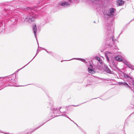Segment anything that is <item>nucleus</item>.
<instances>
[{
  "mask_svg": "<svg viewBox=\"0 0 134 134\" xmlns=\"http://www.w3.org/2000/svg\"><path fill=\"white\" fill-rule=\"evenodd\" d=\"M61 108V107H60L58 109L57 108H54L52 109V111H53V114H54V116H51L52 118H54L55 116H65L69 119H70V118L68 117L65 114L63 113L61 114L59 110Z\"/></svg>",
  "mask_w": 134,
  "mask_h": 134,
  "instance_id": "1",
  "label": "nucleus"
},
{
  "mask_svg": "<svg viewBox=\"0 0 134 134\" xmlns=\"http://www.w3.org/2000/svg\"><path fill=\"white\" fill-rule=\"evenodd\" d=\"M115 9L113 8H111L109 10L105 11L104 13L105 17L108 18L112 17L114 14Z\"/></svg>",
  "mask_w": 134,
  "mask_h": 134,
  "instance_id": "2",
  "label": "nucleus"
},
{
  "mask_svg": "<svg viewBox=\"0 0 134 134\" xmlns=\"http://www.w3.org/2000/svg\"><path fill=\"white\" fill-rule=\"evenodd\" d=\"M24 16L25 18V20L26 19L29 21H33L35 20V19L38 17V15L37 14H31L29 16H26L24 15Z\"/></svg>",
  "mask_w": 134,
  "mask_h": 134,
  "instance_id": "3",
  "label": "nucleus"
},
{
  "mask_svg": "<svg viewBox=\"0 0 134 134\" xmlns=\"http://www.w3.org/2000/svg\"><path fill=\"white\" fill-rule=\"evenodd\" d=\"M58 5L64 7H66L69 6L70 5V3L65 1L61 2L58 3Z\"/></svg>",
  "mask_w": 134,
  "mask_h": 134,
  "instance_id": "4",
  "label": "nucleus"
},
{
  "mask_svg": "<svg viewBox=\"0 0 134 134\" xmlns=\"http://www.w3.org/2000/svg\"><path fill=\"white\" fill-rule=\"evenodd\" d=\"M88 70L89 72L91 74H93L95 72V71L93 69V66L91 64L90 65L89 67L88 68Z\"/></svg>",
  "mask_w": 134,
  "mask_h": 134,
  "instance_id": "5",
  "label": "nucleus"
},
{
  "mask_svg": "<svg viewBox=\"0 0 134 134\" xmlns=\"http://www.w3.org/2000/svg\"><path fill=\"white\" fill-rule=\"evenodd\" d=\"M118 83L119 85L125 86L126 87H130V86L126 82H119Z\"/></svg>",
  "mask_w": 134,
  "mask_h": 134,
  "instance_id": "6",
  "label": "nucleus"
},
{
  "mask_svg": "<svg viewBox=\"0 0 134 134\" xmlns=\"http://www.w3.org/2000/svg\"><path fill=\"white\" fill-rule=\"evenodd\" d=\"M33 30L34 31V35L35 37L36 38V31H37V27L36 25L35 24H34L33 25Z\"/></svg>",
  "mask_w": 134,
  "mask_h": 134,
  "instance_id": "7",
  "label": "nucleus"
},
{
  "mask_svg": "<svg viewBox=\"0 0 134 134\" xmlns=\"http://www.w3.org/2000/svg\"><path fill=\"white\" fill-rule=\"evenodd\" d=\"M125 64L127 65L129 68H131V69L134 70V66H132L130 64L126 61L124 62Z\"/></svg>",
  "mask_w": 134,
  "mask_h": 134,
  "instance_id": "8",
  "label": "nucleus"
},
{
  "mask_svg": "<svg viewBox=\"0 0 134 134\" xmlns=\"http://www.w3.org/2000/svg\"><path fill=\"white\" fill-rule=\"evenodd\" d=\"M26 9L27 10L29 11V13H31L32 12H33V11L35 10V8H32V7H27L26 8Z\"/></svg>",
  "mask_w": 134,
  "mask_h": 134,
  "instance_id": "9",
  "label": "nucleus"
},
{
  "mask_svg": "<svg viewBox=\"0 0 134 134\" xmlns=\"http://www.w3.org/2000/svg\"><path fill=\"white\" fill-rule=\"evenodd\" d=\"M9 79L12 83H16L17 81L16 79H15L14 78L12 79L11 78H10Z\"/></svg>",
  "mask_w": 134,
  "mask_h": 134,
  "instance_id": "10",
  "label": "nucleus"
},
{
  "mask_svg": "<svg viewBox=\"0 0 134 134\" xmlns=\"http://www.w3.org/2000/svg\"><path fill=\"white\" fill-rule=\"evenodd\" d=\"M124 4V2L123 1L120 0H118L117 1V4L119 5H121Z\"/></svg>",
  "mask_w": 134,
  "mask_h": 134,
  "instance_id": "11",
  "label": "nucleus"
},
{
  "mask_svg": "<svg viewBox=\"0 0 134 134\" xmlns=\"http://www.w3.org/2000/svg\"><path fill=\"white\" fill-rule=\"evenodd\" d=\"M114 59L115 60H116L118 61H120L122 60V58H121V57L119 56H117Z\"/></svg>",
  "mask_w": 134,
  "mask_h": 134,
  "instance_id": "12",
  "label": "nucleus"
},
{
  "mask_svg": "<svg viewBox=\"0 0 134 134\" xmlns=\"http://www.w3.org/2000/svg\"><path fill=\"white\" fill-rule=\"evenodd\" d=\"M109 53H111L109 52H107L105 54V57L107 58V60L108 61V62H109V58L108 57V56L107 55V54H109Z\"/></svg>",
  "mask_w": 134,
  "mask_h": 134,
  "instance_id": "13",
  "label": "nucleus"
},
{
  "mask_svg": "<svg viewBox=\"0 0 134 134\" xmlns=\"http://www.w3.org/2000/svg\"><path fill=\"white\" fill-rule=\"evenodd\" d=\"M105 71L107 73L112 74V72H111L108 68L105 70Z\"/></svg>",
  "mask_w": 134,
  "mask_h": 134,
  "instance_id": "14",
  "label": "nucleus"
},
{
  "mask_svg": "<svg viewBox=\"0 0 134 134\" xmlns=\"http://www.w3.org/2000/svg\"><path fill=\"white\" fill-rule=\"evenodd\" d=\"M73 59H79L80 60H81V61L85 63H87L85 60L82 59H80V58H74Z\"/></svg>",
  "mask_w": 134,
  "mask_h": 134,
  "instance_id": "15",
  "label": "nucleus"
},
{
  "mask_svg": "<svg viewBox=\"0 0 134 134\" xmlns=\"http://www.w3.org/2000/svg\"><path fill=\"white\" fill-rule=\"evenodd\" d=\"M103 69H104V70H105L106 69L108 68V66L107 65H106L105 64H103Z\"/></svg>",
  "mask_w": 134,
  "mask_h": 134,
  "instance_id": "16",
  "label": "nucleus"
},
{
  "mask_svg": "<svg viewBox=\"0 0 134 134\" xmlns=\"http://www.w3.org/2000/svg\"><path fill=\"white\" fill-rule=\"evenodd\" d=\"M133 99L131 100V103L132 104L133 106L134 107V95L133 96Z\"/></svg>",
  "mask_w": 134,
  "mask_h": 134,
  "instance_id": "17",
  "label": "nucleus"
},
{
  "mask_svg": "<svg viewBox=\"0 0 134 134\" xmlns=\"http://www.w3.org/2000/svg\"><path fill=\"white\" fill-rule=\"evenodd\" d=\"M38 50H37V53H36V55H35V56H34V57L33 58V59L31 60V61H30V62H29L27 65H25V66H24V67H23V68H21V69H22L23 68H24V67L26 66L36 56V55H37V54L38 53Z\"/></svg>",
  "mask_w": 134,
  "mask_h": 134,
  "instance_id": "18",
  "label": "nucleus"
},
{
  "mask_svg": "<svg viewBox=\"0 0 134 134\" xmlns=\"http://www.w3.org/2000/svg\"><path fill=\"white\" fill-rule=\"evenodd\" d=\"M46 123V122H44V123H43L42 124V125H41L40 126H39L38 127H37V128L35 129H34V130L33 131V132H34V131H35V130H37V129H38V128H39V127H40L41 126H42V125H43L45 123Z\"/></svg>",
  "mask_w": 134,
  "mask_h": 134,
  "instance_id": "19",
  "label": "nucleus"
},
{
  "mask_svg": "<svg viewBox=\"0 0 134 134\" xmlns=\"http://www.w3.org/2000/svg\"><path fill=\"white\" fill-rule=\"evenodd\" d=\"M70 119V120L71 121H72V122H74V123H75V124L77 126V127H78L79 129H80V128H81L80 127H79V126H78V125H77V124H76V123H75V122H74L73 121H72V120H71L70 118V119Z\"/></svg>",
  "mask_w": 134,
  "mask_h": 134,
  "instance_id": "20",
  "label": "nucleus"
},
{
  "mask_svg": "<svg viewBox=\"0 0 134 134\" xmlns=\"http://www.w3.org/2000/svg\"><path fill=\"white\" fill-rule=\"evenodd\" d=\"M95 59L96 60H100V58L99 57H95Z\"/></svg>",
  "mask_w": 134,
  "mask_h": 134,
  "instance_id": "21",
  "label": "nucleus"
},
{
  "mask_svg": "<svg viewBox=\"0 0 134 134\" xmlns=\"http://www.w3.org/2000/svg\"><path fill=\"white\" fill-rule=\"evenodd\" d=\"M21 69H19L18 70H17L16 71V72H15L12 75H14V74H16V73H17V72L19 71Z\"/></svg>",
  "mask_w": 134,
  "mask_h": 134,
  "instance_id": "22",
  "label": "nucleus"
},
{
  "mask_svg": "<svg viewBox=\"0 0 134 134\" xmlns=\"http://www.w3.org/2000/svg\"><path fill=\"white\" fill-rule=\"evenodd\" d=\"M25 85L24 86H25ZM10 86H16L15 85H10Z\"/></svg>",
  "mask_w": 134,
  "mask_h": 134,
  "instance_id": "23",
  "label": "nucleus"
},
{
  "mask_svg": "<svg viewBox=\"0 0 134 134\" xmlns=\"http://www.w3.org/2000/svg\"><path fill=\"white\" fill-rule=\"evenodd\" d=\"M98 61L100 63L102 64V61L100 60H100H98Z\"/></svg>",
  "mask_w": 134,
  "mask_h": 134,
  "instance_id": "24",
  "label": "nucleus"
},
{
  "mask_svg": "<svg viewBox=\"0 0 134 134\" xmlns=\"http://www.w3.org/2000/svg\"><path fill=\"white\" fill-rule=\"evenodd\" d=\"M98 61L100 63L102 64V61L100 60H100H98Z\"/></svg>",
  "mask_w": 134,
  "mask_h": 134,
  "instance_id": "25",
  "label": "nucleus"
},
{
  "mask_svg": "<svg viewBox=\"0 0 134 134\" xmlns=\"http://www.w3.org/2000/svg\"><path fill=\"white\" fill-rule=\"evenodd\" d=\"M90 0L92 1H100V0Z\"/></svg>",
  "mask_w": 134,
  "mask_h": 134,
  "instance_id": "26",
  "label": "nucleus"
},
{
  "mask_svg": "<svg viewBox=\"0 0 134 134\" xmlns=\"http://www.w3.org/2000/svg\"><path fill=\"white\" fill-rule=\"evenodd\" d=\"M111 29L112 30H113V27L112 25H111Z\"/></svg>",
  "mask_w": 134,
  "mask_h": 134,
  "instance_id": "27",
  "label": "nucleus"
},
{
  "mask_svg": "<svg viewBox=\"0 0 134 134\" xmlns=\"http://www.w3.org/2000/svg\"><path fill=\"white\" fill-rule=\"evenodd\" d=\"M125 77H129V78L130 77V76H124Z\"/></svg>",
  "mask_w": 134,
  "mask_h": 134,
  "instance_id": "28",
  "label": "nucleus"
},
{
  "mask_svg": "<svg viewBox=\"0 0 134 134\" xmlns=\"http://www.w3.org/2000/svg\"><path fill=\"white\" fill-rule=\"evenodd\" d=\"M79 105H73L72 106H75V107H76V106H78Z\"/></svg>",
  "mask_w": 134,
  "mask_h": 134,
  "instance_id": "29",
  "label": "nucleus"
},
{
  "mask_svg": "<svg viewBox=\"0 0 134 134\" xmlns=\"http://www.w3.org/2000/svg\"><path fill=\"white\" fill-rule=\"evenodd\" d=\"M122 76H119V77L121 78V77H122Z\"/></svg>",
  "mask_w": 134,
  "mask_h": 134,
  "instance_id": "30",
  "label": "nucleus"
},
{
  "mask_svg": "<svg viewBox=\"0 0 134 134\" xmlns=\"http://www.w3.org/2000/svg\"><path fill=\"white\" fill-rule=\"evenodd\" d=\"M113 39V37H112V40H113V41H114Z\"/></svg>",
  "mask_w": 134,
  "mask_h": 134,
  "instance_id": "31",
  "label": "nucleus"
},
{
  "mask_svg": "<svg viewBox=\"0 0 134 134\" xmlns=\"http://www.w3.org/2000/svg\"><path fill=\"white\" fill-rule=\"evenodd\" d=\"M45 50L48 53H49L46 50V49H45Z\"/></svg>",
  "mask_w": 134,
  "mask_h": 134,
  "instance_id": "32",
  "label": "nucleus"
},
{
  "mask_svg": "<svg viewBox=\"0 0 134 134\" xmlns=\"http://www.w3.org/2000/svg\"><path fill=\"white\" fill-rule=\"evenodd\" d=\"M115 48L116 49L117 48V47H115Z\"/></svg>",
  "mask_w": 134,
  "mask_h": 134,
  "instance_id": "33",
  "label": "nucleus"
},
{
  "mask_svg": "<svg viewBox=\"0 0 134 134\" xmlns=\"http://www.w3.org/2000/svg\"><path fill=\"white\" fill-rule=\"evenodd\" d=\"M107 29H109V30H110V29H109V28H107Z\"/></svg>",
  "mask_w": 134,
  "mask_h": 134,
  "instance_id": "34",
  "label": "nucleus"
},
{
  "mask_svg": "<svg viewBox=\"0 0 134 134\" xmlns=\"http://www.w3.org/2000/svg\"><path fill=\"white\" fill-rule=\"evenodd\" d=\"M16 76H15V78H16Z\"/></svg>",
  "mask_w": 134,
  "mask_h": 134,
  "instance_id": "35",
  "label": "nucleus"
},
{
  "mask_svg": "<svg viewBox=\"0 0 134 134\" xmlns=\"http://www.w3.org/2000/svg\"><path fill=\"white\" fill-rule=\"evenodd\" d=\"M62 61H61V62H62Z\"/></svg>",
  "mask_w": 134,
  "mask_h": 134,
  "instance_id": "36",
  "label": "nucleus"
},
{
  "mask_svg": "<svg viewBox=\"0 0 134 134\" xmlns=\"http://www.w3.org/2000/svg\"><path fill=\"white\" fill-rule=\"evenodd\" d=\"M50 120V119H49V120H48V121H49Z\"/></svg>",
  "mask_w": 134,
  "mask_h": 134,
  "instance_id": "37",
  "label": "nucleus"
},
{
  "mask_svg": "<svg viewBox=\"0 0 134 134\" xmlns=\"http://www.w3.org/2000/svg\"><path fill=\"white\" fill-rule=\"evenodd\" d=\"M50 120V119H49V120H48V121H49Z\"/></svg>",
  "mask_w": 134,
  "mask_h": 134,
  "instance_id": "38",
  "label": "nucleus"
},
{
  "mask_svg": "<svg viewBox=\"0 0 134 134\" xmlns=\"http://www.w3.org/2000/svg\"><path fill=\"white\" fill-rule=\"evenodd\" d=\"M50 120V119H49V120H48V121H49Z\"/></svg>",
  "mask_w": 134,
  "mask_h": 134,
  "instance_id": "39",
  "label": "nucleus"
},
{
  "mask_svg": "<svg viewBox=\"0 0 134 134\" xmlns=\"http://www.w3.org/2000/svg\"><path fill=\"white\" fill-rule=\"evenodd\" d=\"M88 85H91V84H89Z\"/></svg>",
  "mask_w": 134,
  "mask_h": 134,
  "instance_id": "40",
  "label": "nucleus"
},
{
  "mask_svg": "<svg viewBox=\"0 0 134 134\" xmlns=\"http://www.w3.org/2000/svg\"><path fill=\"white\" fill-rule=\"evenodd\" d=\"M133 107H132V108L134 107L133 106Z\"/></svg>",
  "mask_w": 134,
  "mask_h": 134,
  "instance_id": "41",
  "label": "nucleus"
}]
</instances>
